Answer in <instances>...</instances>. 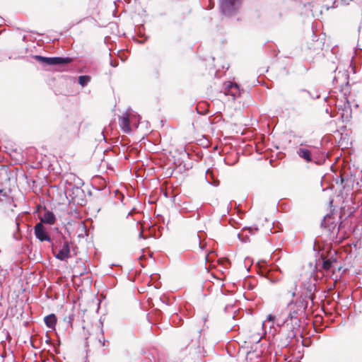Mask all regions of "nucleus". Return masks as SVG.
Returning a JSON list of instances; mask_svg holds the SVG:
<instances>
[{
	"label": "nucleus",
	"instance_id": "obj_14",
	"mask_svg": "<svg viewBox=\"0 0 362 362\" xmlns=\"http://www.w3.org/2000/svg\"><path fill=\"white\" fill-rule=\"evenodd\" d=\"M333 262L331 259H324L322 263V267L325 270H329L332 267Z\"/></svg>",
	"mask_w": 362,
	"mask_h": 362
},
{
	"label": "nucleus",
	"instance_id": "obj_5",
	"mask_svg": "<svg viewBox=\"0 0 362 362\" xmlns=\"http://www.w3.org/2000/svg\"><path fill=\"white\" fill-rule=\"evenodd\" d=\"M34 233L36 238L40 241L51 242V238L42 223H38L35 225L34 228Z\"/></svg>",
	"mask_w": 362,
	"mask_h": 362
},
{
	"label": "nucleus",
	"instance_id": "obj_18",
	"mask_svg": "<svg viewBox=\"0 0 362 362\" xmlns=\"http://www.w3.org/2000/svg\"><path fill=\"white\" fill-rule=\"evenodd\" d=\"M292 296L294 297L295 295H296V292L295 291H293L292 293H291Z\"/></svg>",
	"mask_w": 362,
	"mask_h": 362
},
{
	"label": "nucleus",
	"instance_id": "obj_4",
	"mask_svg": "<svg viewBox=\"0 0 362 362\" xmlns=\"http://www.w3.org/2000/svg\"><path fill=\"white\" fill-rule=\"evenodd\" d=\"M54 256L59 260H65L70 257V246L68 241H64L62 248L57 250V247H52Z\"/></svg>",
	"mask_w": 362,
	"mask_h": 362
},
{
	"label": "nucleus",
	"instance_id": "obj_11",
	"mask_svg": "<svg viewBox=\"0 0 362 362\" xmlns=\"http://www.w3.org/2000/svg\"><path fill=\"white\" fill-rule=\"evenodd\" d=\"M44 322L47 327L52 330L55 329L57 324V317L54 314H49L45 317Z\"/></svg>",
	"mask_w": 362,
	"mask_h": 362
},
{
	"label": "nucleus",
	"instance_id": "obj_12",
	"mask_svg": "<svg viewBox=\"0 0 362 362\" xmlns=\"http://www.w3.org/2000/svg\"><path fill=\"white\" fill-rule=\"evenodd\" d=\"M90 81V77L89 76H81L78 77V83L81 86H86Z\"/></svg>",
	"mask_w": 362,
	"mask_h": 362
},
{
	"label": "nucleus",
	"instance_id": "obj_15",
	"mask_svg": "<svg viewBox=\"0 0 362 362\" xmlns=\"http://www.w3.org/2000/svg\"><path fill=\"white\" fill-rule=\"evenodd\" d=\"M275 316L272 315V314H269L267 317V320L266 321H264L262 322V327H264L265 326V323L266 322H271L272 323V325L271 327H273L274 326V320H275Z\"/></svg>",
	"mask_w": 362,
	"mask_h": 362
},
{
	"label": "nucleus",
	"instance_id": "obj_7",
	"mask_svg": "<svg viewBox=\"0 0 362 362\" xmlns=\"http://www.w3.org/2000/svg\"><path fill=\"white\" fill-rule=\"evenodd\" d=\"M225 95H230L234 100L236 97L240 95V88L238 84L228 81L225 83Z\"/></svg>",
	"mask_w": 362,
	"mask_h": 362
},
{
	"label": "nucleus",
	"instance_id": "obj_3",
	"mask_svg": "<svg viewBox=\"0 0 362 362\" xmlns=\"http://www.w3.org/2000/svg\"><path fill=\"white\" fill-rule=\"evenodd\" d=\"M35 58L42 64H46L48 65H55L67 64L71 62L70 58H62V57H45L40 55H35Z\"/></svg>",
	"mask_w": 362,
	"mask_h": 362
},
{
	"label": "nucleus",
	"instance_id": "obj_19",
	"mask_svg": "<svg viewBox=\"0 0 362 362\" xmlns=\"http://www.w3.org/2000/svg\"><path fill=\"white\" fill-rule=\"evenodd\" d=\"M199 247H200L201 249H203V247H202V245H201V242H199Z\"/></svg>",
	"mask_w": 362,
	"mask_h": 362
},
{
	"label": "nucleus",
	"instance_id": "obj_20",
	"mask_svg": "<svg viewBox=\"0 0 362 362\" xmlns=\"http://www.w3.org/2000/svg\"><path fill=\"white\" fill-rule=\"evenodd\" d=\"M139 237H140V238H142V233H140V234H139Z\"/></svg>",
	"mask_w": 362,
	"mask_h": 362
},
{
	"label": "nucleus",
	"instance_id": "obj_8",
	"mask_svg": "<svg viewBox=\"0 0 362 362\" xmlns=\"http://www.w3.org/2000/svg\"><path fill=\"white\" fill-rule=\"evenodd\" d=\"M239 0H221V11L226 15H231L235 8V4Z\"/></svg>",
	"mask_w": 362,
	"mask_h": 362
},
{
	"label": "nucleus",
	"instance_id": "obj_17",
	"mask_svg": "<svg viewBox=\"0 0 362 362\" xmlns=\"http://www.w3.org/2000/svg\"><path fill=\"white\" fill-rule=\"evenodd\" d=\"M336 227V224H334L333 226H329V229H331V228H332V230H334Z\"/></svg>",
	"mask_w": 362,
	"mask_h": 362
},
{
	"label": "nucleus",
	"instance_id": "obj_1",
	"mask_svg": "<svg viewBox=\"0 0 362 362\" xmlns=\"http://www.w3.org/2000/svg\"><path fill=\"white\" fill-rule=\"evenodd\" d=\"M303 299L297 300L296 302H291L288 303V306L290 309V313L288 314V318H289L291 321L293 320H297V316L299 314L303 313L307 308V303L305 302L306 298L302 297Z\"/></svg>",
	"mask_w": 362,
	"mask_h": 362
},
{
	"label": "nucleus",
	"instance_id": "obj_6",
	"mask_svg": "<svg viewBox=\"0 0 362 362\" xmlns=\"http://www.w3.org/2000/svg\"><path fill=\"white\" fill-rule=\"evenodd\" d=\"M311 274H309V281L308 282H303V286L305 290L304 292L302 293V296L306 299L313 300V291L315 288V284L312 283L311 279Z\"/></svg>",
	"mask_w": 362,
	"mask_h": 362
},
{
	"label": "nucleus",
	"instance_id": "obj_16",
	"mask_svg": "<svg viewBox=\"0 0 362 362\" xmlns=\"http://www.w3.org/2000/svg\"><path fill=\"white\" fill-rule=\"evenodd\" d=\"M329 219H331V216H329V215L326 216L324 218L323 221L322 222V226H323L324 227L328 226H327V222L329 221Z\"/></svg>",
	"mask_w": 362,
	"mask_h": 362
},
{
	"label": "nucleus",
	"instance_id": "obj_10",
	"mask_svg": "<svg viewBox=\"0 0 362 362\" xmlns=\"http://www.w3.org/2000/svg\"><path fill=\"white\" fill-rule=\"evenodd\" d=\"M41 223L52 225L56 221V217L54 214L49 211H47L40 218Z\"/></svg>",
	"mask_w": 362,
	"mask_h": 362
},
{
	"label": "nucleus",
	"instance_id": "obj_13",
	"mask_svg": "<svg viewBox=\"0 0 362 362\" xmlns=\"http://www.w3.org/2000/svg\"><path fill=\"white\" fill-rule=\"evenodd\" d=\"M209 177H211V179H213V173H212V172H211V170H208L206 171V180H208V182H209V183H211V185H215V186L218 185V184H219L218 180H213V181H211V180H209Z\"/></svg>",
	"mask_w": 362,
	"mask_h": 362
},
{
	"label": "nucleus",
	"instance_id": "obj_2",
	"mask_svg": "<svg viewBox=\"0 0 362 362\" xmlns=\"http://www.w3.org/2000/svg\"><path fill=\"white\" fill-rule=\"evenodd\" d=\"M136 116L126 112L122 114L119 118V125L122 130L125 133H129L131 132L130 122L133 123Z\"/></svg>",
	"mask_w": 362,
	"mask_h": 362
},
{
	"label": "nucleus",
	"instance_id": "obj_9",
	"mask_svg": "<svg viewBox=\"0 0 362 362\" xmlns=\"http://www.w3.org/2000/svg\"><path fill=\"white\" fill-rule=\"evenodd\" d=\"M297 154L299 156V157L308 163L313 161V155L311 151L305 147H299L297 150Z\"/></svg>",
	"mask_w": 362,
	"mask_h": 362
}]
</instances>
